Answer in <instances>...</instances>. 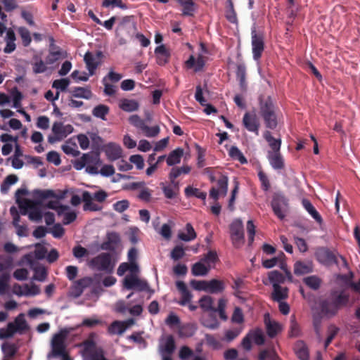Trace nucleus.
Segmentation results:
<instances>
[{
    "label": "nucleus",
    "instance_id": "60",
    "mask_svg": "<svg viewBox=\"0 0 360 360\" xmlns=\"http://www.w3.org/2000/svg\"><path fill=\"white\" fill-rule=\"evenodd\" d=\"M91 162H92V156L89 153L84 154L80 160L75 163V167L76 169L79 170L85 167L86 165Z\"/></svg>",
    "mask_w": 360,
    "mask_h": 360
},
{
    "label": "nucleus",
    "instance_id": "17",
    "mask_svg": "<svg viewBox=\"0 0 360 360\" xmlns=\"http://www.w3.org/2000/svg\"><path fill=\"white\" fill-rule=\"evenodd\" d=\"M226 288V283L223 280L216 278L207 281V292L211 294L222 293Z\"/></svg>",
    "mask_w": 360,
    "mask_h": 360
},
{
    "label": "nucleus",
    "instance_id": "26",
    "mask_svg": "<svg viewBox=\"0 0 360 360\" xmlns=\"http://www.w3.org/2000/svg\"><path fill=\"white\" fill-rule=\"evenodd\" d=\"M191 172V167L188 165L181 167H173L169 174V179L174 186H178V182L175 179L181 174H188Z\"/></svg>",
    "mask_w": 360,
    "mask_h": 360
},
{
    "label": "nucleus",
    "instance_id": "32",
    "mask_svg": "<svg viewBox=\"0 0 360 360\" xmlns=\"http://www.w3.org/2000/svg\"><path fill=\"white\" fill-rule=\"evenodd\" d=\"M294 351L300 360H309L308 349L304 341H297L294 346Z\"/></svg>",
    "mask_w": 360,
    "mask_h": 360
},
{
    "label": "nucleus",
    "instance_id": "62",
    "mask_svg": "<svg viewBox=\"0 0 360 360\" xmlns=\"http://www.w3.org/2000/svg\"><path fill=\"white\" fill-rule=\"evenodd\" d=\"M102 6L103 7L112 6L113 7H119L123 10L128 8L127 4H123L122 0H103Z\"/></svg>",
    "mask_w": 360,
    "mask_h": 360
},
{
    "label": "nucleus",
    "instance_id": "49",
    "mask_svg": "<svg viewBox=\"0 0 360 360\" xmlns=\"http://www.w3.org/2000/svg\"><path fill=\"white\" fill-rule=\"evenodd\" d=\"M18 33L22 39L23 46H28L32 41L30 31L26 27H20L18 29Z\"/></svg>",
    "mask_w": 360,
    "mask_h": 360
},
{
    "label": "nucleus",
    "instance_id": "34",
    "mask_svg": "<svg viewBox=\"0 0 360 360\" xmlns=\"http://www.w3.org/2000/svg\"><path fill=\"white\" fill-rule=\"evenodd\" d=\"M186 233H179L178 238L185 242L193 240L196 238L197 234L190 223H187L185 226Z\"/></svg>",
    "mask_w": 360,
    "mask_h": 360
},
{
    "label": "nucleus",
    "instance_id": "29",
    "mask_svg": "<svg viewBox=\"0 0 360 360\" xmlns=\"http://www.w3.org/2000/svg\"><path fill=\"white\" fill-rule=\"evenodd\" d=\"M27 193V191L25 188H19L15 191V196L17 198V202L19 205V207L21 209L22 214H26L27 210L30 207L31 202L30 200L24 199L22 200H20L19 198L20 195H25Z\"/></svg>",
    "mask_w": 360,
    "mask_h": 360
},
{
    "label": "nucleus",
    "instance_id": "31",
    "mask_svg": "<svg viewBox=\"0 0 360 360\" xmlns=\"http://www.w3.org/2000/svg\"><path fill=\"white\" fill-rule=\"evenodd\" d=\"M264 323L266 325V329L267 335L269 338H274L281 331L280 325L276 321H271L270 319L265 316Z\"/></svg>",
    "mask_w": 360,
    "mask_h": 360
},
{
    "label": "nucleus",
    "instance_id": "61",
    "mask_svg": "<svg viewBox=\"0 0 360 360\" xmlns=\"http://www.w3.org/2000/svg\"><path fill=\"white\" fill-rule=\"evenodd\" d=\"M34 279L39 281H44L46 276L47 272L44 266H37L34 268Z\"/></svg>",
    "mask_w": 360,
    "mask_h": 360
},
{
    "label": "nucleus",
    "instance_id": "63",
    "mask_svg": "<svg viewBox=\"0 0 360 360\" xmlns=\"http://www.w3.org/2000/svg\"><path fill=\"white\" fill-rule=\"evenodd\" d=\"M231 321L235 323H242L244 321V316L242 309L236 307L231 316Z\"/></svg>",
    "mask_w": 360,
    "mask_h": 360
},
{
    "label": "nucleus",
    "instance_id": "47",
    "mask_svg": "<svg viewBox=\"0 0 360 360\" xmlns=\"http://www.w3.org/2000/svg\"><path fill=\"white\" fill-rule=\"evenodd\" d=\"M226 4V18L230 22L235 23L237 22V17L234 10L233 4L231 0H228Z\"/></svg>",
    "mask_w": 360,
    "mask_h": 360
},
{
    "label": "nucleus",
    "instance_id": "20",
    "mask_svg": "<svg viewBox=\"0 0 360 360\" xmlns=\"http://www.w3.org/2000/svg\"><path fill=\"white\" fill-rule=\"evenodd\" d=\"M201 323L206 328L214 330L219 328V322L214 312L209 311L207 315L202 316Z\"/></svg>",
    "mask_w": 360,
    "mask_h": 360
},
{
    "label": "nucleus",
    "instance_id": "2",
    "mask_svg": "<svg viewBox=\"0 0 360 360\" xmlns=\"http://www.w3.org/2000/svg\"><path fill=\"white\" fill-rule=\"evenodd\" d=\"M69 331L64 328L53 335L51 341V351L47 354V359L60 358V360H72L66 351L65 340Z\"/></svg>",
    "mask_w": 360,
    "mask_h": 360
},
{
    "label": "nucleus",
    "instance_id": "41",
    "mask_svg": "<svg viewBox=\"0 0 360 360\" xmlns=\"http://www.w3.org/2000/svg\"><path fill=\"white\" fill-rule=\"evenodd\" d=\"M227 300L224 298H220L218 300V306L215 307L213 310L214 314L218 312L219 318L226 321L228 319V316L226 314L225 309L226 307Z\"/></svg>",
    "mask_w": 360,
    "mask_h": 360
},
{
    "label": "nucleus",
    "instance_id": "23",
    "mask_svg": "<svg viewBox=\"0 0 360 360\" xmlns=\"http://www.w3.org/2000/svg\"><path fill=\"white\" fill-rule=\"evenodd\" d=\"M92 200H93L92 195H91V193L89 191H85L83 192L82 200L84 202V206H83L84 210H85V211L89 210V211L95 212V211H99L101 210L102 207L101 206L98 205L97 204L94 203L92 202Z\"/></svg>",
    "mask_w": 360,
    "mask_h": 360
},
{
    "label": "nucleus",
    "instance_id": "42",
    "mask_svg": "<svg viewBox=\"0 0 360 360\" xmlns=\"http://www.w3.org/2000/svg\"><path fill=\"white\" fill-rule=\"evenodd\" d=\"M108 333L110 334L122 335L126 330V327L124 326L121 321H114L108 327Z\"/></svg>",
    "mask_w": 360,
    "mask_h": 360
},
{
    "label": "nucleus",
    "instance_id": "30",
    "mask_svg": "<svg viewBox=\"0 0 360 360\" xmlns=\"http://www.w3.org/2000/svg\"><path fill=\"white\" fill-rule=\"evenodd\" d=\"M236 78L239 82V85L241 90L245 91L247 89L246 77V67L244 63H239L237 65L236 72Z\"/></svg>",
    "mask_w": 360,
    "mask_h": 360
},
{
    "label": "nucleus",
    "instance_id": "19",
    "mask_svg": "<svg viewBox=\"0 0 360 360\" xmlns=\"http://www.w3.org/2000/svg\"><path fill=\"white\" fill-rule=\"evenodd\" d=\"M302 205L305 210L310 214V216L316 221L319 224H323V218L316 210L315 207L308 199L304 198L302 200Z\"/></svg>",
    "mask_w": 360,
    "mask_h": 360
},
{
    "label": "nucleus",
    "instance_id": "59",
    "mask_svg": "<svg viewBox=\"0 0 360 360\" xmlns=\"http://www.w3.org/2000/svg\"><path fill=\"white\" fill-rule=\"evenodd\" d=\"M283 257H285V255L283 252H281V257H274L271 259H262V266L264 267L265 269H271L275 266L278 263V262L280 261V258Z\"/></svg>",
    "mask_w": 360,
    "mask_h": 360
},
{
    "label": "nucleus",
    "instance_id": "46",
    "mask_svg": "<svg viewBox=\"0 0 360 360\" xmlns=\"http://www.w3.org/2000/svg\"><path fill=\"white\" fill-rule=\"evenodd\" d=\"M185 195L187 197L195 196L201 200H205L207 193L205 192L200 191V189L193 188L191 186H187L185 188Z\"/></svg>",
    "mask_w": 360,
    "mask_h": 360
},
{
    "label": "nucleus",
    "instance_id": "5",
    "mask_svg": "<svg viewBox=\"0 0 360 360\" xmlns=\"http://www.w3.org/2000/svg\"><path fill=\"white\" fill-rule=\"evenodd\" d=\"M89 266L97 271L111 274L115 263L112 260V255L108 252H102L92 258L89 262Z\"/></svg>",
    "mask_w": 360,
    "mask_h": 360
},
{
    "label": "nucleus",
    "instance_id": "24",
    "mask_svg": "<svg viewBox=\"0 0 360 360\" xmlns=\"http://www.w3.org/2000/svg\"><path fill=\"white\" fill-rule=\"evenodd\" d=\"M182 6V15L184 16H193L196 6L193 0H175Z\"/></svg>",
    "mask_w": 360,
    "mask_h": 360
},
{
    "label": "nucleus",
    "instance_id": "11",
    "mask_svg": "<svg viewBox=\"0 0 360 360\" xmlns=\"http://www.w3.org/2000/svg\"><path fill=\"white\" fill-rule=\"evenodd\" d=\"M244 127L256 136L259 135V121L255 113L245 112L243 117Z\"/></svg>",
    "mask_w": 360,
    "mask_h": 360
},
{
    "label": "nucleus",
    "instance_id": "1",
    "mask_svg": "<svg viewBox=\"0 0 360 360\" xmlns=\"http://www.w3.org/2000/svg\"><path fill=\"white\" fill-rule=\"evenodd\" d=\"M349 300V295L344 291H333L329 297L319 302L320 313L327 319L336 316L339 310L346 306Z\"/></svg>",
    "mask_w": 360,
    "mask_h": 360
},
{
    "label": "nucleus",
    "instance_id": "3",
    "mask_svg": "<svg viewBox=\"0 0 360 360\" xmlns=\"http://www.w3.org/2000/svg\"><path fill=\"white\" fill-rule=\"evenodd\" d=\"M259 112L266 127L270 129H276L278 125L277 115L275 105L269 96L259 99Z\"/></svg>",
    "mask_w": 360,
    "mask_h": 360
},
{
    "label": "nucleus",
    "instance_id": "8",
    "mask_svg": "<svg viewBox=\"0 0 360 360\" xmlns=\"http://www.w3.org/2000/svg\"><path fill=\"white\" fill-rule=\"evenodd\" d=\"M251 39L253 58L255 60H259L264 50V34L254 28L251 31Z\"/></svg>",
    "mask_w": 360,
    "mask_h": 360
},
{
    "label": "nucleus",
    "instance_id": "44",
    "mask_svg": "<svg viewBox=\"0 0 360 360\" xmlns=\"http://www.w3.org/2000/svg\"><path fill=\"white\" fill-rule=\"evenodd\" d=\"M252 340L257 345H262L264 343L265 338L262 329L256 328L249 332Z\"/></svg>",
    "mask_w": 360,
    "mask_h": 360
},
{
    "label": "nucleus",
    "instance_id": "36",
    "mask_svg": "<svg viewBox=\"0 0 360 360\" xmlns=\"http://www.w3.org/2000/svg\"><path fill=\"white\" fill-rule=\"evenodd\" d=\"M214 299L209 295L202 296L199 300L200 307L204 311H212L215 307H213Z\"/></svg>",
    "mask_w": 360,
    "mask_h": 360
},
{
    "label": "nucleus",
    "instance_id": "50",
    "mask_svg": "<svg viewBox=\"0 0 360 360\" xmlns=\"http://www.w3.org/2000/svg\"><path fill=\"white\" fill-rule=\"evenodd\" d=\"M201 260L209 266V265L211 266L212 264H215L218 262L219 258L215 251L210 250Z\"/></svg>",
    "mask_w": 360,
    "mask_h": 360
},
{
    "label": "nucleus",
    "instance_id": "7",
    "mask_svg": "<svg viewBox=\"0 0 360 360\" xmlns=\"http://www.w3.org/2000/svg\"><path fill=\"white\" fill-rule=\"evenodd\" d=\"M229 229L233 245L238 248L244 243V229L242 220L239 219L233 220L230 224Z\"/></svg>",
    "mask_w": 360,
    "mask_h": 360
},
{
    "label": "nucleus",
    "instance_id": "43",
    "mask_svg": "<svg viewBox=\"0 0 360 360\" xmlns=\"http://www.w3.org/2000/svg\"><path fill=\"white\" fill-rule=\"evenodd\" d=\"M74 97L90 99L92 97V92L89 89L84 87H75L72 90Z\"/></svg>",
    "mask_w": 360,
    "mask_h": 360
},
{
    "label": "nucleus",
    "instance_id": "15",
    "mask_svg": "<svg viewBox=\"0 0 360 360\" xmlns=\"http://www.w3.org/2000/svg\"><path fill=\"white\" fill-rule=\"evenodd\" d=\"M176 286L181 295V298L180 301H179V304L181 306H186L189 304L193 296L188 290L186 283L184 281H176Z\"/></svg>",
    "mask_w": 360,
    "mask_h": 360
},
{
    "label": "nucleus",
    "instance_id": "52",
    "mask_svg": "<svg viewBox=\"0 0 360 360\" xmlns=\"http://www.w3.org/2000/svg\"><path fill=\"white\" fill-rule=\"evenodd\" d=\"M62 58V52L60 50H51L46 58V63L52 65Z\"/></svg>",
    "mask_w": 360,
    "mask_h": 360
},
{
    "label": "nucleus",
    "instance_id": "38",
    "mask_svg": "<svg viewBox=\"0 0 360 360\" xmlns=\"http://www.w3.org/2000/svg\"><path fill=\"white\" fill-rule=\"evenodd\" d=\"M110 108L108 105L100 104L96 105L92 110V115L103 120H106V115L109 113Z\"/></svg>",
    "mask_w": 360,
    "mask_h": 360
},
{
    "label": "nucleus",
    "instance_id": "18",
    "mask_svg": "<svg viewBox=\"0 0 360 360\" xmlns=\"http://www.w3.org/2000/svg\"><path fill=\"white\" fill-rule=\"evenodd\" d=\"M9 324L13 325V330L14 331V334L16 333L22 334L29 329V326L27 323V321L25 319V316L23 314H20L18 316L15 317L14 321L10 322Z\"/></svg>",
    "mask_w": 360,
    "mask_h": 360
},
{
    "label": "nucleus",
    "instance_id": "48",
    "mask_svg": "<svg viewBox=\"0 0 360 360\" xmlns=\"http://www.w3.org/2000/svg\"><path fill=\"white\" fill-rule=\"evenodd\" d=\"M135 289L139 291H146L149 293L148 299L150 298L151 295L155 293V290L149 286L148 283L146 280L139 278Z\"/></svg>",
    "mask_w": 360,
    "mask_h": 360
},
{
    "label": "nucleus",
    "instance_id": "25",
    "mask_svg": "<svg viewBox=\"0 0 360 360\" xmlns=\"http://www.w3.org/2000/svg\"><path fill=\"white\" fill-rule=\"evenodd\" d=\"M211 266H207L202 260L195 263L191 268V273L195 276H206L211 269Z\"/></svg>",
    "mask_w": 360,
    "mask_h": 360
},
{
    "label": "nucleus",
    "instance_id": "55",
    "mask_svg": "<svg viewBox=\"0 0 360 360\" xmlns=\"http://www.w3.org/2000/svg\"><path fill=\"white\" fill-rule=\"evenodd\" d=\"M324 316L319 312L313 315V326L316 334L318 336L321 335V328L322 323V319Z\"/></svg>",
    "mask_w": 360,
    "mask_h": 360
},
{
    "label": "nucleus",
    "instance_id": "33",
    "mask_svg": "<svg viewBox=\"0 0 360 360\" xmlns=\"http://www.w3.org/2000/svg\"><path fill=\"white\" fill-rule=\"evenodd\" d=\"M184 155V149L177 148L169 153L166 159L167 164L169 166L176 165L181 162V159Z\"/></svg>",
    "mask_w": 360,
    "mask_h": 360
},
{
    "label": "nucleus",
    "instance_id": "51",
    "mask_svg": "<svg viewBox=\"0 0 360 360\" xmlns=\"http://www.w3.org/2000/svg\"><path fill=\"white\" fill-rule=\"evenodd\" d=\"M1 349L6 358H11L16 353V347L13 344L5 342L2 345Z\"/></svg>",
    "mask_w": 360,
    "mask_h": 360
},
{
    "label": "nucleus",
    "instance_id": "53",
    "mask_svg": "<svg viewBox=\"0 0 360 360\" xmlns=\"http://www.w3.org/2000/svg\"><path fill=\"white\" fill-rule=\"evenodd\" d=\"M300 335V328L294 316L290 319V326L289 330V336L290 338L298 337Z\"/></svg>",
    "mask_w": 360,
    "mask_h": 360
},
{
    "label": "nucleus",
    "instance_id": "16",
    "mask_svg": "<svg viewBox=\"0 0 360 360\" xmlns=\"http://www.w3.org/2000/svg\"><path fill=\"white\" fill-rule=\"evenodd\" d=\"M267 158L271 166L276 170L283 169L285 167V162L281 152H268Z\"/></svg>",
    "mask_w": 360,
    "mask_h": 360
},
{
    "label": "nucleus",
    "instance_id": "12",
    "mask_svg": "<svg viewBox=\"0 0 360 360\" xmlns=\"http://www.w3.org/2000/svg\"><path fill=\"white\" fill-rule=\"evenodd\" d=\"M71 124H63L61 122H55L52 126V132L62 140L66 138L73 131Z\"/></svg>",
    "mask_w": 360,
    "mask_h": 360
},
{
    "label": "nucleus",
    "instance_id": "45",
    "mask_svg": "<svg viewBox=\"0 0 360 360\" xmlns=\"http://www.w3.org/2000/svg\"><path fill=\"white\" fill-rule=\"evenodd\" d=\"M229 154L231 158L238 160L241 164H246L248 162L246 158L236 146H231L229 151Z\"/></svg>",
    "mask_w": 360,
    "mask_h": 360
},
{
    "label": "nucleus",
    "instance_id": "9",
    "mask_svg": "<svg viewBox=\"0 0 360 360\" xmlns=\"http://www.w3.org/2000/svg\"><path fill=\"white\" fill-rule=\"evenodd\" d=\"M316 257L321 264L330 266L333 264L339 266L336 255L326 248H320L316 252Z\"/></svg>",
    "mask_w": 360,
    "mask_h": 360
},
{
    "label": "nucleus",
    "instance_id": "56",
    "mask_svg": "<svg viewBox=\"0 0 360 360\" xmlns=\"http://www.w3.org/2000/svg\"><path fill=\"white\" fill-rule=\"evenodd\" d=\"M139 278L134 275L127 276L124 280V287L127 290L135 289Z\"/></svg>",
    "mask_w": 360,
    "mask_h": 360
},
{
    "label": "nucleus",
    "instance_id": "64",
    "mask_svg": "<svg viewBox=\"0 0 360 360\" xmlns=\"http://www.w3.org/2000/svg\"><path fill=\"white\" fill-rule=\"evenodd\" d=\"M185 255L184 250L182 246H175L171 252V258L174 261L181 259Z\"/></svg>",
    "mask_w": 360,
    "mask_h": 360
},
{
    "label": "nucleus",
    "instance_id": "54",
    "mask_svg": "<svg viewBox=\"0 0 360 360\" xmlns=\"http://www.w3.org/2000/svg\"><path fill=\"white\" fill-rule=\"evenodd\" d=\"M129 123L137 129H143L146 126L145 121L141 119L138 115H132L129 118Z\"/></svg>",
    "mask_w": 360,
    "mask_h": 360
},
{
    "label": "nucleus",
    "instance_id": "6",
    "mask_svg": "<svg viewBox=\"0 0 360 360\" xmlns=\"http://www.w3.org/2000/svg\"><path fill=\"white\" fill-rule=\"evenodd\" d=\"M271 206L274 214L281 220L287 216L289 211V200L281 192H276L272 195Z\"/></svg>",
    "mask_w": 360,
    "mask_h": 360
},
{
    "label": "nucleus",
    "instance_id": "21",
    "mask_svg": "<svg viewBox=\"0 0 360 360\" xmlns=\"http://www.w3.org/2000/svg\"><path fill=\"white\" fill-rule=\"evenodd\" d=\"M288 297V288L281 287L280 285L274 284L271 298L275 302H280L286 300Z\"/></svg>",
    "mask_w": 360,
    "mask_h": 360
},
{
    "label": "nucleus",
    "instance_id": "39",
    "mask_svg": "<svg viewBox=\"0 0 360 360\" xmlns=\"http://www.w3.org/2000/svg\"><path fill=\"white\" fill-rule=\"evenodd\" d=\"M303 282L309 288L317 290L321 285V279L316 276H310L305 277Z\"/></svg>",
    "mask_w": 360,
    "mask_h": 360
},
{
    "label": "nucleus",
    "instance_id": "4",
    "mask_svg": "<svg viewBox=\"0 0 360 360\" xmlns=\"http://www.w3.org/2000/svg\"><path fill=\"white\" fill-rule=\"evenodd\" d=\"M132 16H124L117 26L115 30L116 37L118 38L120 45L127 43V37H131L136 31V23L131 21Z\"/></svg>",
    "mask_w": 360,
    "mask_h": 360
},
{
    "label": "nucleus",
    "instance_id": "57",
    "mask_svg": "<svg viewBox=\"0 0 360 360\" xmlns=\"http://www.w3.org/2000/svg\"><path fill=\"white\" fill-rule=\"evenodd\" d=\"M70 84V80L68 78H63L60 79H56L52 84V87L56 89H60L62 91H66L67 88Z\"/></svg>",
    "mask_w": 360,
    "mask_h": 360
},
{
    "label": "nucleus",
    "instance_id": "40",
    "mask_svg": "<svg viewBox=\"0 0 360 360\" xmlns=\"http://www.w3.org/2000/svg\"><path fill=\"white\" fill-rule=\"evenodd\" d=\"M268 278L273 286L274 284L280 285L281 283H283L285 280L283 274L277 270L269 272Z\"/></svg>",
    "mask_w": 360,
    "mask_h": 360
},
{
    "label": "nucleus",
    "instance_id": "35",
    "mask_svg": "<svg viewBox=\"0 0 360 360\" xmlns=\"http://www.w3.org/2000/svg\"><path fill=\"white\" fill-rule=\"evenodd\" d=\"M176 348L174 339L172 335L167 337L166 341L163 345L160 347L161 354L172 355Z\"/></svg>",
    "mask_w": 360,
    "mask_h": 360
},
{
    "label": "nucleus",
    "instance_id": "27",
    "mask_svg": "<svg viewBox=\"0 0 360 360\" xmlns=\"http://www.w3.org/2000/svg\"><path fill=\"white\" fill-rule=\"evenodd\" d=\"M119 108L125 112H134L139 109V103L134 99L122 98L119 102Z\"/></svg>",
    "mask_w": 360,
    "mask_h": 360
},
{
    "label": "nucleus",
    "instance_id": "13",
    "mask_svg": "<svg viewBox=\"0 0 360 360\" xmlns=\"http://www.w3.org/2000/svg\"><path fill=\"white\" fill-rule=\"evenodd\" d=\"M105 155L110 161H115L120 159L122 155V149L120 146L110 143L105 147Z\"/></svg>",
    "mask_w": 360,
    "mask_h": 360
},
{
    "label": "nucleus",
    "instance_id": "14",
    "mask_svg": "<svg viewBox=\"0 0 360 360\" xmlns=\"http://www.w3.org/2000/svg\"><path fill=\"white\" fill-rule=\"evenodd\" d=\"M185 64L187 68H193L195 72H200L205 65V57L199 54L195 59L193 55H191Z\"/></svg>",
    "mask_w": 360,
    "mask_h": 360
},
{
    "label": "nucleus",
    "instance_id": "22",
    "mask_svg": "<svg viewBox=\"0 0 360 360\" xmlns=\"http://www.w3.org/2000/svg\"><path fill=\"white\" fill-rule=\"evenodd\" d=\"M313 271V265L311 262L297 261L294 264L295 274L300 276Z\"/></svg>",
    "mask_w": 360,
    "mask_h": 360
},
{
    "label": "nucleus",
    "instance_id": "28",
    "mask_svg": "<svg viewBox=\"0 0 360 360\" xmlns=\"http://www.w3.org/2000/svg\"><path fill=\"white\" fill-rule=\"evenodd\" d=\"M263 136L264 139L268 142L269 146L271 148L268 152H278L281 150V140L280 139H275L272 136L271 133L269 131H265Z\"/></svg>",
    "mask_w": 360,
    "mask_h": 360
},
{
    "label": "nucleus",
    "instance_id": "58",
    "mask_svg": "<svg viewBox=\"0 0 360 360\" xmlns=\"http://www.w3.org/2000/svg\"><path fill=\"white\" fill-rule=\"evenodd\" d=\"M218 190L220 193L226 195L228 190V177L224 175H221L220 178L217 181Z\"/></svg>",
    "mask_w": 360,
    "mask_h": 360
},
{
    "label": "nucleus",
    "instance_id": "37",
    "mask_svg": "<svg viewBox=\"0 0 360 360\" xmlns=\"http://www.w3.org/2000/svg\"><path fill=\"white\" fill-rule=\"evenodd\" d=\"M18 180V178L15 174L8 175L1 184V192L4 194L7 193L10 189V186L15 184Z\"/></svg>",
    "mask_w": 360,
    "mask_h": 360
},
{
    "label": "nucleus",
    "instance_id": "10",
    "mask_svg": "<svg viewBox=\"0 0 360 360\" xmlns=\"http://www.w3.org/2000/svg\"><path fill=\"white\" fill-rule=\"evenodd\" d=\"M102 56L103 53L101 51H97L95 54L90 51H87L85 53L84 60L90 75H93L94 74Z\"/></svg>",
    "mask_w": 360,
    "mask_h": 360
}]
</instances>
